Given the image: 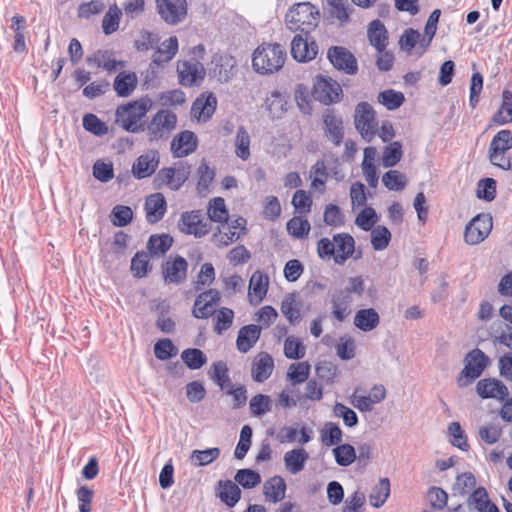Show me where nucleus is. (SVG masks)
I'll list each match as a JSON object with an SVG mask.
<instances>
[{
    "instance_id": "f257e3e1",
    "label": "nucleus",
    "mask_w": 512,
    "mask_h": 512,
    "mask_svg": "<svg viewBox=\"0 0 512 512\" xmlns=\"http://www.w3.org/2000/svg\"><path fill=\"white\" fill-rule=\"evenodd\" d=\"M320 22V11L311 2L293 4L285 15L286 27L291 32L300 31L308 36Z\"/></svg>"
},
{
    "instance_id": "f03ea898",
    "label": "nucleus",
    "mask_w": 512,
    "mask_h": 512,
    "mask_svg": "<svg viewBox=\"0 0 512 512\" xmlns=\"http://www.w3.org/2000/svg\"><path fill=\"white\" fill-rule=\"evenodd\" d=\"M285 59L286 52L280 44H263L253 52L252 67L258 74H273L283 67Z\"/></svg>"
},
{
    "instance_id": "7ed1b4c3",
    "label": "nucleus",
    "mask_w": 512,
    "mask_h": 512,
    "mask_svg": "<svg viewBox=\"0 0 512 512\" xmlns=\"http://www.w3.org/2000/svg\"><path fill=\"white\" fill-rule=\"evenodd\" d=\"M152 105L153 102L147 95L121 104L115 111V123L123 130L128 131L146 116Z\"/></svg>"
},
{
    "instance_id": "20e7f679",
    "label": "nucleus",
    "mask_w": 512,
    "mask_h": 512,
    "mask_svg": "<svg viewBox=\"0 0 512 512\" xmlns=\"http://www.w3.org/2000/svg\"><path fill=\"white\" fill-rule=\"evenodd\" d=\"M463 362L464 368L456 379L460 388L467 387L478 379L490 365L491 360L481 349L475 348L465 355Z\"/></svg>"
},
{
    "instance_id": "39448f33",
    "label": "nucleus",
    "mask_w": 512,
    "mask_h": 512,
    "mask_svg": "<svg viewBox=\"0 0 512 512\" xmlns=\"http://www.w3.org/2000/svg\"><path fill=\"white\" fill-rule=\"evenodd\" d=\"M312 96L316 101L329 106L340 102L343 91L336 80L329 76L319 74L315 77Z\"/></svg>"
},
{
    "instance_id": "423d86ee",
    "label": "nucleus",
    "mask_w": 512,
    "mask_h": 512,
    "mask_svg": "<svg viewBox=\"0 0 512 512\" xmlns=\"http://www.w3.org/2000/svg\"><path fill=\"white\" fill-rule=\"evenodd\" d=\"M237 61L227 53L217 52L213 54L209 66V75L219 83H229L237 74Z\"/></svg>"
},
{
    "instance_id": "0eeeda50",
    "label": "nucleus",
    "mask_w": 512,
    "mask_h": 512,
    "mask_svg": "<svg viewBox=\"0 0 512 512\" xmlns=\"http://www.w3.org/2000/svg\"><path fill=\"white\" fill-rule=\"evenodd\" d=\"M355 128L361 134L362 138L370 142L376 134L375 111L367 102H360L355 108L354 117Z\"/></svg>"
},
{
    "instance_id": "6e6552de",
    "label": "nucleus",
    "mask_w": 512,
    "mask_h": 512,
    "mask_svg": "<svg viewBox=\"0 0 512 512\" xmlns=\"http://www.w3.org/2000/svg\"><path fill=\"white\" fill-rule=\"evenodd\" d=\"M493 227L490 214L480 213L466 225L464 240L469 245H476L488 237Z\"/></svg>"
},
{
    "instance_id": "1a4fd4ad",
    "label": "nucleus",
    "mask_w": 512,
    "mask_h": 512,
    "mask_svg": "<svg viewBox=\"0 0 512 512\" xmlns=\"http://www.w3.org/2000/svg\"><path fill=\"white\" fill-rule=\"evenodd\" d=\"M177 116L169 110H159L147 125L149 142L157 141L176 128Z\"/></svg>"
},
{
    "instance_id": "9d476101",
    "label": "nucleus",
    "mask_w": 512,
    "mask_h": 512,
    "mask_svg": "<svg viewBox=\"0 0 512 512\" xmlns=\"http://www.w3.org/2000/svg\"><path fill=\"white\" fill-rule=\"evenodd\" d=\"M160 18L168 25H177L185 20L188 11L186 0H155Z\"/></svg>"
},
{
    "instance_id": "9b49d317",
    "label": "nucleus",
    "mask_w": 512,
    "mask_h": 512,
    "mask_svg": "<svg viewBox=\"0 0 512 512\" xmlns=\"http://www.w3.org/2000/svg\"><path fill=\"white\" fill-rule=\"evenodd\" d=\"M178 228L184 234L201 238L210 232L211 225L203 221V213L201 210H192L181 214Z\"/></svg>"
},
{
    "instance_id": "f8f14e48",
    "label": "nucleus",
    "mask_w": 512,
    "mask_h": 512,
    "mask_svg": "<svg viewBox=\"0 0 512 512\" xmlns=\"http://www.w3.org/2000/svg\"><path fill=\"white\" fill-rule=\"evenodd\" d=\"M179 84L184 87L200 86L206 76V70L199 61H179L177 66Z\"/></svg>"
},
{
    "instance_id": "ddd939ff",
    "label": "nucleus",
    "mask_w": 512,
    "mask_h": 512,
    "mask_svg": "<svg viewBox=\"0 0 512 512\" xmlns=\"http://www.w3.org/2000/svg\"><path fill=\"white\" fill-rule=\"evenodd\" d=\"M327 58L338 71L348 75H355L358 72L356 57L343 46H331L327 51Z\"/></svg>"
},
{
    "instance_id": "4468645a",
    "label": "nucleus",
    "mask_w": 512,
    "mask_h": 512,
    "mask_svg": "<svg viewBox=\"0 0 512 512\" xmlns=\"http://www.w3.org/2000/svg\"><path fill=\"white\" fill-rule=\"evenodd\" d=\"M324 136L335 146H340L344 139V123L334 108H327L322 114Z\"/></svg>"
},
{
    "instance_id": "2eb2a0df",
    "label": "nucleus",
    "mask_w": 512,
    "mask_h": 512,
    "mask_svg": "<svg viewBox=\"0 0 512 512\" xmlns=\"http://www.w3.org/2000/svg\"><path fill=\"white\" fill-rule=\"evenodd\" d=\"M317 42L308 36L305 38L297 34L291 41V56L299 63H307L316 58L318 54Z\"/></svg>"
},
{
    "instance_id": "dca6fc26",
    "label": "nucleus",
    "mask_w": 512,
    "mask_h": 512,
    "mask_svg": "<svg viewBox=\"0 0 512 512\" xmlns=\"http://www.w3.org/2000/svg\"><path fill=\"white\" fill-rule=\"evenodd\" d=\"M161 268L165 283L179 285L187 278L188 262L181 255L165 261Z\"/></svg>"
},
{
    "instance_id": "f3484780",
    "label": "nucleus",
    "mask_w": 512,
    "mask_h": 512,
    "mask_svg": "<svg viewBox=\"0 0 512 512\" xmlns=\"http://www.w3.org/2000/svg\"><path fill=\"white\" fill-rule=\"evenodd\" d=\"M220 301V293L216 289H208L201 292L195 299L192 309L193 317L197 319H207L214 312V306Z\"/></svg>"
},
{
    "instance_id": "a211bd4d",
    "label": "nucleus",
    "mask_w": 512,
    "mask_h": 512,
    "mask_svg": "<svg viewBox=\"0 0 512 512\" xmlns=\"http://www.w3.org/2000/svg\"><path fill=\"white\" fill-rule=\"evenodd\" d=\"M159 165L158 151L151 150L140 155L132 165V175L141 180L150 177L155 173Z\"/></svg>"
},
{
    "instance_id": "6ab92c4d",
    "label": "nucleus",
    "mask_w": 512,
    "mask_h": 512,
    "mask_svg": "<svg viewBox=\"0 0 512 512\" xmlns=\"http://www.w3.org/2000/svg\"><path fill=\"white\" fill-rule=\"evenodd\" d=\"M198 147V138L190 130L178 133L171 141V152L175 158H183L195 152Z\"/></svg>"
},
{
    "instance_id": "aec40b11",
    "label": "nucleus",
    "mask_w": 512,
    "mask_h": 512,
    "mask_svg": "<svg viewBox=\"0 0 512 512\" xmlns=\"http://www.w3.org/2000/svg\"><path fill=\"white\" fill-rule=\"evenodd\" d=\"M476 392L482 399L505 400L509 395L506 385L496 378L479 380L476 384Z\"/></svg>"
},
{
    "instance_id": "412c9836",
    "label": "nucleus",
    "mask_w": 512,
    "mask_h": 512,
    "mask_svg": "<svg viewBox=\"0 0 512 512\" xmlns=\"http://www.w3.org/2000/svg\"><path fill=\"white\" fill-rule=\"evenodd\" d=\"M146 220L150 224H155L162 220L167 211V202L164 195L160 192L149 195L144 204Z\"/></svg>"
},
{
    "instance_id": "4be33fe9",
    "label": "nucleus",
    "mask_w": 512,
    "mask_h": 512,
    "mask_svg": "<svg viewBox=\"0 0 512 512\" xmlns=\"http://www.w3.org/2000/svg\"><path fill=\"white\" fill-rule=\"evenodd\" d=\"M335 245L334 262L338 265H344L355 252V240L349 233H337L333 236Z\"/></svg>"
},
{
    "instance_id": "5701e85b",
    "label": "nucleus",
    "mask_w": 512,
    "mask_h": 512,
    "mask_svg": "<svg viewBox=\"0 0 512 512\" xmlns=\"http://www.w3.org/2000/svg\"><path fill=\"white\" fill-rule=\"evenodd\" d=\"M262 327L255 324H248L241 327L236 339V347L239 352L247 353L254 347L260 338Z\"/></svg>"
},
{
    "instance_id": "b1692460",
    "label": "nucleus",
    "mask_w": 512,
    "mask_h": 512,
    "mask_svg": "<svg viewBox=\"0 0 512 512\" xmlns=\"http://www.w3.org/2000/svg\"><path fill=\"white\" fill-rule=\"evenodd\" d=\"M512 148V131L508 129L500 130L490 142L488 148V157L492 164L497 160L499 155L505 154Z\"/></svg>"
},
{
    "instance_id": "393cba45",
    "label": "nucleus",
    "mask_w": 512,
    "mask_h": 512,
    "mask_svg": "<svg viewBox=\"0 0 512 512\" xmlns=\"http://www.w3.org/2000/svg\"><path fill=\"white\" fill-rule=\"evenodd\" d=\"M242 491L239 486L231 480H219L217 483L216 496L228 508H233L240 501Z\"/></svg>"
},
{
    "instance_id": "a878e982",
    "label": "nucleus",
    "mask_w": 512,
    "mask_h": 512,
    "mask_svg": "<svg viewBox=\"0 0 512 512\" xmlns=\"http://www.w3.org/2000/svg\"><path fill=\"white\" fill-rule=\"evenodd\" d=\"M217 98L212 92L203 93L192 104L191 113L194 117H204V121L210 119L215 113Z\"/></svg>"
},
{
    "instance_id": "bb28decb",
    "label": "nucleus",
    "mask_w": 512,
    "mask_h": 512,
    "mask_svg": "<svg viewBox=\"0 0 512 512\" xmlns=\"http://www.w3.org/2000/svg\"><path fill=\"white\" fill-rule=\"evenodd\" d=\"M138 78L133 71H121L113 81V89L118 97L127 98L136 89Z\"/></svg>"
},
{
    "instance_id": "cd10ccee",
    "label": "nucleus",
    "mask_w": 512,
    "mask_h": 512,
    "mask_svg": "<svg viewBox=\"0 0 512 512\" xmlns=\"http://www.w3.org/2000/svg\"><path fill=\"white\" fill-rule=\"evenodd\" d=\"M274 369V360L267 352L259 353L258 357L254 360L251 375L255 382L263 383L272 374Z\"/></svg>"
},
{
    "instance_id": "c85d7f7f",
    "label": "nucleus",
    "mask_w": 512,
    "mask_h": 512,
    "mask_svg": "<svg viewBox=\"0 0 512 512\" xmlns=\"http://www.w3.org/2000/svg\"><path fill=\"white\" fill-rule=\"evenodd\" d=\"M352 302V296L346 294L341 289L335 291L331 296L332 316L337 321L343 322L351 313L350 305Z\"/></svg>"
},
{
    "instance_id": "c756f323",
    "label": "nucleus",
    "mask_w": 512,
    "mask_h": 512,
    "mask_svg": "<svg viewBox=\"0 0 512 512\" xmlns=\"http://www.w3.org/2000/svg\"><path fill=\"white\" fill-rule=\"evenodd\" d=\"M368 39L375 49L382 53L388 44V31L385 25L379 20H373L368 26Z\"/></svg>"
},
{
    "instance_id": "7c9ffc66",
    "label": "nucleus",
    "mask_w": 512,
    "mask_h": 512,
    "mask_svg": "<svg viewBox=\"0 0 512 512\" xmlns=\"http://www.w3.org/2000/svg\"><path fill=\"white\" fill-rule=\"evenodd\" d=\"M380 324V315L374 308H364L356 311L354 325L363 332H370Z\"/></svg>"
},
{
    "instance_id": "2f4dec72",
    "label": "nucleus",
    "mask_w": 512,
    "mask_h": 512,
    "mask_svg": "<svg viewBox=\"0 0 512 512\" xmlns=\"http://www.w3.org/2000/svg\"><path fill=\"white\" fill-rule=\"evenodd\" d=\"M309 459V453L303 448L298 447L284 454V464L287 471L291 474L301 472Z\"/></svg>"
},
{
    "instance_id": "473e14b6",
    "label": "nucleus",
    "mask_w": 512,
    "mask_h": 512,
    "mask_svg": "<svg viewBox=\"0 0 512 512\" xmlns=\"http://www.w3.org/2000/svg\"><path fill=\"white\" fill-rule=\"evenodd\" d=\"M178 38L171 36L166 39L161 46H156V50L152 56V63L157 66L167 63L176 55L178 52Z\"/></svg>"
},
{
    "instance_id": "72a5a7b5",
    "label": "nucleus",
    "mask_w": 512,
    "mask_h": 512,
    "mask_svg": "<svg viewBox=\"0 0 512 512\" xmlns=\"http://www.w3.org/2000/svg\"><path fill=\"white\" fill-rule=\"evenodd\" d=\"M287 485L281 476L269 478L263 485V494L269 501L277 503L285 498Z\"/></svg>"
},
{
    "instance_id": "f704fd0d",
    "label": "nucleus",
    "mask_w": 512,
    "mask_h": 512,
    "mask_svg": "<svg viewBox=\"0 0 512 512\" xmlns=\"http://www.w3.org/2000/svg\"><path fill=\"white\" fill-rule=\"evenodd\" d=\"M174 239L167 233L153 234L148 238L146 248L150 257L164 255L173 245Z\"/></svg>"
},
{
    "instance_id": "c9c22d12",
    "label": "nucleus",
    "mask_w": 512,
    "mask_h": 512,
    "mask_svg": "<svg viewBox=\"0 0 512 512\" xmlns=\"http://www.w3.org/2000/svg\"><path fill=\"white\" fill-rule=\"evenodd\" d=\"M208 375L210 379L220 388V390H224L231 385L232 380L229 376V369L224 361H216L213 362Z\"/></svg>"
},
{
    "instance_id": "e433bc0d",
    "label": "nucleus",
    "mask_w": 512,
    "mask_h": 512,
    "mask_svg": "<svg viewBox=\"0 0 512 512\" xmlns=\"http://www.w3.org/2000/svg\"><path fill=\"white\" fill-rule=\"evenodd\" d=\"M208 217L210 221L226 224L229 212L222 197H214L208 203Z\"/></svg>"
},
{
    "instance_id": "4c0bfd02",
    "label": "nucleus",
    "mask_w": 512,
    "mask_h": 512,
    "mask_svg": "<svg viewBox=\"0 0 512 512\" xmlns=\"http://www.w3.org/2000/svg\"><path fill=\"white\" fill-rule=\"evenodd\" d=\"M181 359L190 370L201 369L208 360L206 354L199 348H187L183 350Z\"/></svg>"
},
{
    "instance_id": "58836bf2",
    "label": "nucleus",
    "mask_w": 512,
    "mask_h": 512,
    "mask_svg": "<svg viewBox=\"0 0 512 512\" xmlns=\"http://www.w3.org/2000/svg\"><path fill=\"white\" fill-rule=\"evenodd\" d=\"M149 256L150 255L144 251H138L132 257L130 269L135 278H144L152 270Z\"/></svg>"
},
{
    "instance_id": "ea45409f",
    "label": "nucleus",
    "mask_w": 512,
    "mask_h": 512,
    "mask_svg": "<svg viewBox=\"0 0 512 512\" xmlns=\"http://www.w3.org/2000/svg\"><path fill=\"white\" fill-rule=\"evenodd\" d=\"M336 463L348 467L357 459L356 449L349 443L338 444L332 450Z\"/></svg>"
},
{
    "instance_id": "a19ab883",
    "label": "nucleus",
    "mask_w": 512,
    "mask_h": 512,
    "mask_svg": "<svg viewBox=\"0 0 512 512\" xmlns=\"http://www.w3.org/2000/svg\"><path fill=\"white\" fill-rule=\"evenodd\" d=\"M269 278L268 275L260 270H256L249 283L250 293H253L257 298L258 302L262 301L268 291Z\"/></svg>"
},
{
    "instance_id": "79ce46f5",
    "label": "nucleus",
    "mask_w": 512,
    "mask_h": 512,
    "mask_svg": "<svg viewBox=\"0 0 512 512\" xmlns=\"http://www.w3.org/2000/svg\"><path fill=\"white\" fill-rule=\"evenodd\" d=\"M403 156L402 143L393 141L384 147L382 155V165L385 168L396 166Z\"/></svg>"
},
{
    "instance_id": "37998d69",
    "label": "nucleus",
    "mask_w": 512,
    "mask_h": 512,
    "mask_svg": "<svg viewBox=\"0 0 512 512\" xmlns=\"http://www.w3.org/2000/svg\"><path fill=\"white\" fill-rule=\"evenodd\" d=\"M133 218V210L127 205H115L110 213V221L115 227H125L133 221Z\"/></svg>"
},
{
    "instance_id": "c03bdc74",
    "label": "nucleus",
    "mask_w": 512,
    "mask_h": 512,
    "mask_svg": "<svg viewBox=\"0 0 512 512\" xmlns=\"http://www.w3.org/2000/svg\"><path fill=\"white\" fill-rule=\"evenodd\" d=\"M378 102L386 107L387 110L393 111L403 105L405 96L400 91L387 89L378 94Z\"/></svg>"
},
{
    "instance_id": "a18cd8bd",
    "label": "nucleus",
    "mask_w": 512,
    "mask_h": 512,
    "mask_svg": "<svg viewBox=\"0 0 512 512\" xmlns=\"http://www.w3.org/2000/svg\"><path fill=\"white\" fill-rule=\"evenodd\" d=\"M343 432L334 422H326L321 430V442L324 446L331 447L341 443Z\"/></svg>"
},
{
    "instance_id": "49530a36",
    "label": "nucleus",
    "mask_w": 512,
    "mask_h": 512,
    "mask_svg": "<svg viewBox=\"0 0 512 512\" xmlns=\"http://www.w3.org/2000/svg\"><path fill=\"white\" fill-rule=\"evenodd\" d=\"M311 366L307 361L292 363L287 371V379L292 385L305 382L310 375Z\"/></svg>"
},
{
    "instance_id": "de8ad7c7",
    "label": "nucleus",
    "mask_w": 512,
    "mask_h": 512,
    "mask_svg": "<svg viewBox=\"0 0 512 512\" xmlns=\"http://www.w3.org/2000/svg\"><path fill=\"white\" fill-rule=\"evenodd\" d=\"M220 449L218 447L207 448L204 450H193L190 455V460L193 466L201 467L211 464L220 456Z\"/></svg>"
},
{
    "instance_id": "09e8293b",
    "label": "nucleus",
    "mask_w": 512,
    "mask_h": 512,
    "mask_svg": "<svg viewBox=\"0 0 512 512\" xmlns=\"http://www.w3.org/2000/svg\"><path fill=\"white\" fill-rule=\"evenodd\" d=\"M82 125L87 132L97 137L104 136L109 130L108 125L93 113H87L83 116Z\"/></svg>"
},
{
    "instance_id": "8fccbe9b",
    "label": "nucleus",
    "mask_w": 512,
    "mask_h": 512,
    "mask_svg": "<svg viewBox=\"0 0 512 512\" xmlns=\"http://www.w3.org/2000/svg\"><path fill=\"white\" fill-rule=\"evenodd\" d=\"M234 480L244 489H252L261 483V475L256 470L242 468L236 472Z\"/></svg>"
},
{
    "instance_id": "3c124183",
    "label": "nucleus",
    "mask_w": 512,
    "mask_h": 512,
    "mask_svg": "<svg viewBox=\"0 0 512 512\" xmlns=\"http://www.w3.org/2000/svg\"><path fill=\"white\" fill-rule=\"evenodd\" d=\"M224 394L232 397L231 408L233 410L240 409L246 405L248 395L247 388L243 384H233L222 390Z\"/></svg>"
},
{
    "instance_id": "603ef678",
    "label": "nucleus",
    "mask_w": 512,
    "mask_h": 512,
    "mask_svg": "<svg viewBox=\"0 0 512 512\" xmlns=\"http://www.w3.org/2000/svg\"><path fill=\"white\" fill-rule=\"evenodd\" d=\"M294 98L299 110L305 115H311L313 107L311 105L310 90L306 84L299 83L296 85Z\"/></svg>"
},
{
    "instance_id": "864d4df0",
    "label": "nucleus",
    "mask_w": 512,
    "mask_h": 512,
    "mask_svg": "<svg viewBox=\"0 0 512 512\" xmlns=\"http://www.w3.org/2000/svg\"><path fill=\"white\" fill-rule=\"evenodd\" d=\"M272 401L270 396L266 394H256L249 402V408L253 417H262L271 410Z\"/></svg>"
},
{
    "instance_id": "5fc2aeb1",
    "label": "nucleus",
    "mask_w": 512,
    "mask_h": 512,
    "mask_svg": "<svg viewBox=\"0 0 512 512\" xmlns=\"http://www.w3.org/2000/svg\"><path fill=\"white\" fill-rule=\"evenodd\" d=\"M476 485V478L471 472H463L456 477L452 486L453 496H465Z\"/></svg>"
},
{
    "instance_id": "6e6d98bb",
    "label": "nucleus",
    "mask_w": 512,
    "mask_h": 512,
    "mask_svg": "<svg viewBox=\"0 0 512 512\" xmlns=\"http://www.w3.org/2000/svg\"><path fill=\"white\" fill-rule=\"evenodd\" d=\"M286 228H287L288 233L296 239L307 238L309 235V232L311 230L309 221L307 219H303L301 217L291 218L287 222Z\"/></svg>"
},
{
    "instance_id": "4d7b16f0",
    "label": "nucleus",
    "mask_w": 512,
    "mask_h": 512,
    "mask_svg": "<svg viewBox=\"0 0 512 512\" xmlns=\"http://www.w3.org/2000/svg\"><path fill=\"white\" fill-rule=\"evenodd\" d=\"M379 216L376 210L371 206H366L356 216L355 224L363 231H371L374 225L378 222Z\"/></svg>"
},
{
    "instance_id": "13d9d810",
    "label": "nucleus",
    "mask_w": 512,
    "mask_h": 512,
    "mask_svg": "<svg viewBox=\"0 0 512 512\" xmlns=\"http://www.w3.org/2000/svg\"><path fill=\"white\" fill-rule=\"evenodd\" d=\"M390 494V482L388 478L380 479L379 485L375 486L369 496L370 504L375 507H381Z\"/></svg>"
},
{
    "instance_id": "bf43d9fd",
    "label": "nucleus",
    "mask_w": 512,
    "mask_h": 512,
    "mask_svg": "<svg viewBox=\"0 0 512 512\" xmlns=\"http://www.w3.org/2000/svg\"><path fill=\"white\" fill-rule=\"evenodd\" d=\"M383 185L391 191L403 190L407 185L406 176L398 170H389L382 176Z\"/></svg>"
},
{
    "instance_id": "052dcab7",
    "label": "nucleus",
    "mask_w": 512,
    "mask_h": 512,
    "mask_svg": "<svg viewBox=\"0 0 512 512\" xmlns=\"http://www.w3.org/2000/svg\"><path fill=\"white\" fill-rule=\"evenodd\" d=\"M391 232L386 226L378 225L371 231V244L374 250L386 249L391 241Z\"/></svg>"
},
{
    "instance_id": "680f3d73",
    "label": "nucleus",
    "mask_w": 512,
    "mask_h": 512,
    "mask_svg": "<svg viewBox=\"0 0 512 512\" xmlns=\"http://www.w3.org/2000/svg\"><path fill=\"white\" fill-rule=\"evenodd\" d=\"M305 346L303 342L296 337L289 336L284 342V355L288 359L300 360L305 356Z\"/></svg>"
},
{
    "instance_id": "e2e57ef3",
    "label": "nucleus",
    "mask_w": 512,
    "mask_h": 512,
    "mask_svg": "<svg viewBox=\"0 0 512 512\" xmlns=\"http://www.w3.org/2000/svg\"><path fill=\"white\" fill-rule=\"evenodd\" d=\"M235 147L237 157L242 160H247L250 157V136L243 126L237 130Z\"/></svg>"
},
{
    "instance_id": "0e129e2a",
    "label": "nucleus",
    "mask_w": 512,
    "mask_h": 512,
    "mask_svg": "<svg viewBox=\"0 0 512 512\" xmlns=\"http://www.w3.org/2000/svg\"><path fill=\"white\" fill-rule=\"evenodd\" d=\"M121 15L122 12L116 5L109 8L102 20V30L105 35H111L118 30Z\"/></svg>"
},
{
    "instance_id": "69168bd1",
    "label": "nucleus",
    "mask_w": 512,
    "mask_h": 512,
    "mask_svg": "<svg viewBox=\"0 0 512 512\" xmlns=\"http://www.w3.org/2000/svg\"><path fill=\"white\" fill-rule=\"evenodd\" d=\"M177 353V347L169 338L160 339L154 345V354L158 360H169L176 356Z\"/></svg>"
},
{
    "instance_id": "338daca9",
    "label": "nucleus",
    "mask_w": 512,
    "mask_h": 512,
    "mask_svg": "<svg viewBox=\"0 0 512 512\" xmlns=\"http://www.w3.org/2000/svg\"><path fill=\"white\" fill-rule=\"evenodd\" d=\"M496 180L490 177L482 178L478 182L476 196L478 199L491 202L496 197Z\"/></svg>"
},
{
    "instance_id": "774afa93",
    "label": "nucleus",
    "mask_w": 512,
    "mask_h": 512,
    "mask_svg": "<svg viewBox=\"0 0 512 512\" xmlns=\"http://www.w3.org/2000/svg\"><path fill=\"white\" fill-rule=\"evenodd\" d=\"M296 293L289 294L281 303V312L291 324L299 323L301 313L299 307H295Z\"/></svg>"
}]
</instances>
